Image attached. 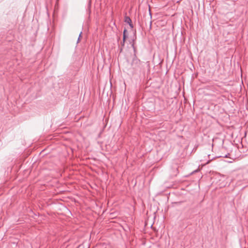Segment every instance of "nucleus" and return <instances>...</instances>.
Wrapping results in <instances>:
<instances>
[{
	"label": "nucleus",
	"instance_id": "nucleus-6",
	"mask_svg": "<svg viewBox=\"0 0 248 248\" xmlns=\"http://www.w3.org/2000/svg\"><path fill=\"white\" fill-rule=\"evenodd\" d=\"M124 43H125V42H124V41H123V42H121V45H122L123 46H124Z\"/></svg>",
	"mask_w": 248,
	"mask_h": 248
},
{
	"label": "nucleus",
	"instance_id": "nucleus-7",
	"mask_svg": "<svg viewBox=\"0 0 248 248\" xmlns=\"http://www.w3.org/2000/svg\"><path fill=\"white\" fill-rule=\"evenodd\" d=\"M132 46H133V48H134V51H135V47H134V45H132Z\"/></svg>",
	"mask_w": 248,
	"mask_h": 248
},
{
	"label": "nucleus",
	"instance_id": "nucleus-4",
	"mask_svg": "<svg viewBox=\"0 0 248 248\" xmlns=\"http://www.w3.org/2000/svg\"><path fill=\"white\" fill-rule=\"evenodd\" d=\"M129 25L130 26V27H131V28H133V24H132V22H130V23H128Z\"/></svg>",
	"mask_w": 248,
	"mask_h": 248
},
{
	"label": "nucleus",
	"instance_id": "nucleus-1",
	"mask_svg": "<svg viewBox=\"0 0 248 248\" xmlns=\"http://www.w3.org/2000/svg\"><path fill=\"white\" fill-rule=\"evenodd\" d=\"M140 61L135 56L133 59L131 63L133 68L135 70H138L140 67Z\"/></svg>",
	"mask_w": 248,
	"mask_h": 248
},
{
	"label": "nucleus",
	"instance_id": "nucleus-5",
	"mask_svg": "<svg viewBox=\"0 0 248 248\" xmlns=\"http://www.w3.org/2000/svg\"><path fill=\"white\" fill-rule=\"evenodd\" d=\"M81 33H82V32H80V34H79V37H78V43L79 42V39H80V37H81Z\"/></svg>",
	"mask_w": 248,
	"mask_h": 248
},
{
	"label": "nucleus",
	"instance_id": "nucleus-2",
	"mask_svg": "<svg viewBox=\"0 0 248 248\" xmlns=\"http://www.w3.org/2000/svg\"><path fill=\"white\" fill-rule=\"evenodd\" d=\"M124 22L128 24L130 23V22H131V19L129 16H126L124 17Z\"/></svg>",
	"mask_w": 248,
	"mask_h": 248
},
{
	"label": "nucleus",
	"instance_id": "nucleus-3",
	"mask_svg": "<svg viewBox=\"0 0 248 248\" xmlns=\"http://www.w3.org/2000/svg\"><path fill=\"white\" fill-rule=\"evenodd\" d=\"M126 31H127L126 30L124 29V32H123V41H124V42H125V40L126 38V35H125V33H126Z\"/></svg>",
	"mask_w": 248,
	"mask_h": 248
}]
</instances>
